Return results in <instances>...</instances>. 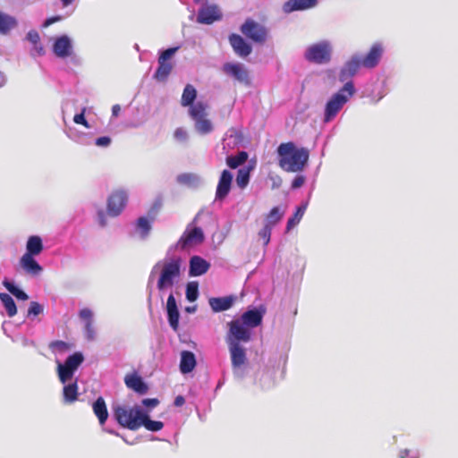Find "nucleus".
Here are the masks:
<instances>
[{
  "instance_id": "35",
  "label": "nucleus",
  "mask_w": 458,
  "mask_h": 458,
  "mask_svg": "<svg viewBox=\"0 0 458 458\" xmlns=\"http://www.w3.org/2000/svg\"><path fill=\"white\" fill-rule=\"evenodd\" d=\"M248 159V153L245 151H240L236 156H229L226 157L227 165L235 169L240 165H243Z\"/></svg>"
},
{
  "instance_id": "22",
  "label": "nucleus",
  "mask_w": 458,
  "mask_h": 458,
  "mask_svg": "<svg viewBox=\"0 0 458 458\" xmlns=\"http://www.w3.org/2000/svg\"><path fill=\"white\" fill-rule=\"evenodd\" d=\"M80 318L84 322L85 336L89 341L95 338V330L93 327V312L89 308H83L79 312Z\"/></svg>"
},
{
  "instance_id": "36",
  "label": "nucleus",
  "mask_w": 458,
  "mask_h": 458,
  "mask_svg": "<svg viewBox=\"0 0 458 458\" xmlns=\"http://www.w3.org/2000/svg\"><path fill=\"white\" fill-rule=\"evenodd\" d=\"M309 9L304 0H288L283 4V11L290 13L294 11Z\"/></svg>"
},
{
  "instance_id": "28",
  "label": "nucleus",
  "mask_w": 458,
  "mask_h": 458,
  "mask_svg": "<svg viewBox=\"0 0 458 458\" xmlns=\"http://www.w3.org/2000/svg\"><path fill=\"white\" fill-rule=\"evenodd\" d=\"M44 249L42 239L38 235L29 237L26 244V252L30 256L39 255Z\"/></svg>"
},
{
  "instance_id": "30",
  "label": "nucleus",
  "mask_w": 458,
  "mask_h": 458,
  "mask_svg": "<svg viewBox=\"0 0 458 458\" xmlns=\"http://www.w3.org/2000/svg\"><path fill=\"white\" fill-rule=\"evenodd\" d=\"M64 402L66 403H74L78 399V385L77 382L68 384L63 389Z\"/></svg>"
},
{
  "instance_id": "27",
  "label": "nucleus",
  "mask_w": 458,
  "mask_h": 458,
  "mask_svg": "<svg viewBox=\"0 0 458 458\" xmlns=\"http://www.w3.org/2000/svg\"><path fill=\"white\" fill-rule=\"evenodd\" d=\"M94 414L98 417L101 425H104L108 418V411L103 397H98L93 403Z\"/></svg>"
},
{
  "instance_id": "60",
  "label": "nucleus",
  "mask_w": 458,
  "mask_h": 458,
  "mask_svg": "<svg viewBox=\"0 0 458 458\" xmlns=\"http://www.w3.org/2000/svg\"><path fill=\"white\" fill-rule=\"evenodd\" d=\"M306 6L311 8L317 4L318 0H304Z\"/></svg>"
},
{
  "instance_id": "38",
  "label": "nucleus",
  "mask_w": 458,
  "mask_h": 458,
  "mask_svg": "<svg viewBox=\"0 0 458 458\" xmlns=\"http://www.w3.org/2000/svg\"><path fill=\"white\" fill-rule=\"evenodd\" d=\"M307 205H302L297 208L295 213L292 217H290L287 221L286 225V231L289 232L291 229H293L295 225H297L300 221L301 220L305 210H306Z\"/></svg>"
},
{
  "instance_id": "1",
  "label": "nucleus",
  "mask_w": 458,
  "mask_h": 458,
  "mask_svg": "<svg viewBox=\"0 0 458 458\" xmlns=\"http://www.w3.org/2000/svg\"><path fill=\"white\" fill-rule=\"evenodd\" d=\"M278 165L285 172L298 173L304 169L310 153L305 148H296L293 142L281 143L277 148Z\"/></svg>"
},
{
  "instance_id": "11",
  "label": "nucleus",
  "mask_w": 458,
  "mask_h": 458,
  "mask_svg": "<svg viewBox=\"0 0 458 458\" xmlns=\"http://www.w3.org/2000/svg\"><path fill=\"white\" fill-rule=\"evenodd\" d=\"M223 71L227 75L233 77L240 83L250 85V80L248 70L242 64L226 63Z\"/></svg>"
},
{
  "instance_id": "26",
  "label": "nucleus",
  "mask_w": 458,
  "mask_h": 458,
  "mask_svg": "<svg viewBox=\"0 0 458 458\" xmlns=\"http://www.w3.org/2000/svg\"><path fill=\"white\" fill-rule=\"evenodd\" d=\"M196 366V359L193 352L182 351L181 353L180 370L186 374L191 372Z\"/></svg>"
},
{
  "instance_id": "8",
  "label": "nucleus",
  "mask_w": 458,
  "mask_h": 458,
  "mask_svg": "<svg viewBox=\"0 0 458 458\" xmlns=\"http://www.w3.org/2000/svg\"><path fill=\"white\" fill-rule=\"evenodd\" d=\"M178 47H170L163 51L158 57V67L155 72L154 78L158 81H165L173 70V64L169 61Z\"/></svg>"
},
{
  "instance_id": "9",
  "label": "nucleus",
  "mask_w": 458,
  "mask_h": 458,
  "mask_svg": "<svg viewBox=\"0 0 458 458\" xmlns=\"http://www.w3.org/2000/svg\"><path fill=\"white\" fill-rule=\"evenodd\" d=\"M127 201L128 195L125 191H114L107 199V213L112 216H117L125 208Z\"/></svg>"
},
{
  "instance_id": "54",
  "label": "nucleus",
  "mask_w": 458,
  "mask_h": 458,
  "mask_svg": "<svg viewBox=\"0 0 458 458\" xmlns=\"http://www.w3.org/2000/svg\"><path fill=\"white\" fill-rule=\"evenodd\" d=\"M111 143V139L107 136L99 137L96 140V145L98 147H107Z\"/></svg>"
},
{
  "instance_id": "5",
  "label": "nucleus",
  "mask_w": 458,
  "mask_h": 458,
  "mask_svg": "<svg viewBox=\"0 0 458 458\" xmlns=\"http://www.w3.org/2000/svg\"><path fill=\"white\" fill-rule=\"evenodd\" d=\"M227 326L228 332L225 336L226 344H241V343H248L251 340V330L239 318L228 322Z\"/></svg>"
},
{
  "instance_id": "7",
  "label": "nucleus",
  "mask_w": 458,
  "mask_h": 458,
  "mask_svg": "<svg viewBox=\"0 0 458 458\" xmlns=\"http://www.w3.org/2000/svg\"><path fill=\"white\" fill-rule=\"evenodd\" d=\"M332 47L327 41H322L309 47L305 52V58L310 63L322 64L331 60Z\"/></svg>"
},
{
  "instance_id": "56",
  "label": "nucleus",
  "mask_w": 458,
  "mask_h": 458,
  "mask_svg": "<svg viewBox=\"0 0 458 458\" xmlns=\"http://www.w3.org/2000/svg\"><path fill=\"white\" fill-rule=\"evenodd\" d=\"M61 19H62V17H61V16H58V15H57V16H53V17L47 18V19L45 21V22H44L43 26H44V27H48V26L52 25L53 23H55V22H56V21H61Z\"/></svg>"
},
{
  "instance_id": "4",
  "label": "nucleus",
  "mask_w": 458,
  "mask_h": 458,
  "mask_svg": "<svg viewBox=\"0 0 458 458\" xmlns=\"http://www.w3.org/2000/svg\"><path fill=\"white\" fill-rule=\"evenodd\" d=\"M143 412L139 408H127L117 406L114 409V416L116 421L123 428L136 430L140 428Z\"/></svg>"
},
{
  "instance_id": "40",
  "label": "nucleus",
  "mask_w": 458,
  "mask_h": 458,
  "mask_svg": "<svg viewBox=\"0 0 458 458\" xmlns=\"http://www.w3.org/2000/svg\"><path fill=\"white\" fill-rule=\"evenodd\" d=\"M83 360L84 357L82 353L75 352L67 357L64 364L75 372L79 366L83 362Z\"/></svg>"
},
{
  "instance_id": "32",
  "label": "nucleus",
  "mask_w": 458,
  "mask_h": 458,
  "mask_svg": "<svg viewBox=\"0 0 458 458\" xmlns=\"http://www.w3.org/2000/svg\"><path fill=\"white\" fill-rule=\"evenodd\" d=\"M196 97H197V91H196L195 88L191 84L186 85V87L183 89L182 95V100H181L182 106H189L193 105V102H194Z\"/></svg>"
},
{
  "instance_id": "18",
  "label": "nucleus",
  "mask_w": 458,
  "mask_h": 458,
  "mask_svg": "<svg viewBox=\"0 0 458 458\" xmlns=\"http://www.w3.org/2000/svg\"><path fill=\"white\" fill-rule=\"evenodd\" d=\"M229 41L234 52L241 57H246L251 53V46L238 34H232Z\"/></svg>"
},
{
  "instance_id": "34",
  "label": "nucleus",
  "mask_w": 458,
  "mask_h": 458,
  "mask_svg": "<svg viewBox=\"0 0 458 458\" xmlns=\"http://www.w3.org/2000/svg\"><path fill=\"white\" fill-rule=\"evenodd\" d=\"M141 426L149 431L157 432L163 428L164 423L159 420H152L149 419L148 414L143 413L140 421V427Z\"/></svg>"
},
{
  "instance_id": "20",
  "label": "nucleus",
  "mask_w": 458,
  "mask_h": 458,
  "mask_svg": "<svg viewBox=\"0 0 458 458\" xmlns=\"http://www.w3.org/2000/svg\"><path fill=\"white\" fill-rule=\"evenodd\" d=\"M166 311L168 316V322L170 327L174 330H177L179 327V310L176 303V300L173 293H171L166 301Z\"/></svg>"
},
{
  "instance_id": "6",
  "label": "nucleus",
  "mask_w": 458,
  "mask_h": 458,
  "mask_svg": "<svg viewBox=\"0 0 458 458\" xmlns=\"http://www.w3.org/2000/svg\"><path fill=\"white\" fill-rule=\"evenodd\" d=\"M242 33L254 43L263 45L268 37L267 29L252 19H247L241 26Z\"/></svg>"
},
{
  "instance_id": "33",
  "label": "nucleus",
  "mask_w": 458,
  "mask_h": 458,
  "mask_svg": "<svg viewBox=\"0 0 458 458\" xmlns=\"http://www.w3.org/2000/svg\"><path fill=\"white\" fill-rule=\"evenodd\" d=\"M208 106L202 102H197L191 106L189 110L191 117L196 121L207 116Z\"/></svg>"
},
{
  "instance_id": "23",
  "label": "nucleus",
  "mask_w": 458,
  "mask_h": 458,
  "mask_svg": "<svg viewBox=\"0 0 458 458\" xmlns=\"http://www.w3.org/2000/svg\"><path fill=\"white\" fill-rule=\"evenodd\" d=\"M210 264L199 256H193L190 259V276H199L204 275L209 268Z\"/></svg>"
},
{
  "instance_id": "57",
  "label": "nucleus",
  "mask_w": 458,
  "mask_h": 458,
  "mask_svg": "<svg viewBox=\"0 0 458 458\" xmlns=\"http://www.w3.org/2000/svg\"><path fill=\"white\" fill-rule=\"evenodd\" d=\"M185 403V399L182 395H178L175 397L174 399V404L176 406V407H181L182 406L183 404Z\"/></svg>"
},
{
  "instance_id": "31",
  "label": "nucleus",
  "mask_w": 458,
  "mask_h": 458,
  "mask_svg": "<svg viewBox=\"0 0 458 458\" xmlns=\"http://www.w3.org/2000/svg\"><path fill=\"white\" fill-rule=\"evenodd\" d=\"M0 301L3 303L7 315L10 318L14 317L17 314V307L13 299L5 293H0Z\"/></svg>"
},
{
  "instance_id": "51",
  "label": "nucleus",
  "mask_w": 458,
  "mask_h": 458,
  "mask_svg": "<svg viewBox=\"0 0 458 458\" xmlns=\"http://www.w3.org/2000/svg\"><path fill=\"white\" fill-rule=\"evenodd\" d=\"M86 107H83L80 114H76L73 117V122L77 124H81L85 128H89V124L85 118Z\"/></svg>"
},
{
  "instance_id": "10",
  "label": "nucleus",
  "mask_w": 458,
  "mask_h": 458,
  "mask_svg": "<svg viewBox=\"0 0 458 458\" xmlns=\"http://www.w3.org/2000/svg\"><path fill=\"white\" fill-rule=\"evenodd\" d=\"M205 236L200 227L188 226L178 241V247L184 250L191 246L200 244L204 242Z\"/></svg>"
},
{
  "instance_id": "12",
  "label": "nucleus",
  "mask_w": 458,
  "mask_h": 458,
  "mask_svg": "<svg viewBox=\"0 0 458 458\" xmlns=\"http://www.w3.org/2000/svg\"><path fill=\"white\" fill-rule=\"evenodd\" d=\"M362 66L361 58L359 55H353L348 60L339 73V80L342 82H348L352 76H354L359 69Z\"/></svg>"
},
{
  "instance_id": "59",
  "label": "nucleus",
  "mask_w": 458,
  "mask_h": 458,
  "mask_svg": "<svg viewBox=\"0 0 458 458\" xmlns=\"http://www.w3.org/2000/svg\"><path fill=\"white\" fill-rule=\"evenodd\" d=\"M120 111H121V107H120L119 105L116 104V105L113 106V107H112V114L114 116H117L119 114Z\"/></svg>"
},
{
  "instance_id": "24",
  "label": "nucleus",
  "mask_w": 458,
  "mask_h": 458,
  "mask_svg": "<svg viewBox=\"0 0 458 458\" xmlns=\"http://www.w3.org/2000/svg\"><path fill=\"white\" fill-rule=\"evenodd\" d=\"M53 51L58 57H67L72 53V44L67 36H62L56 38L53 46Z\"/></svg>"
},
{
  "instance_id": "42",
  "label": "nucleus",
  "mask_w": 458,
  "mask_h": 458,
  "mask_svg": "<svg viewBox=\"0 0 458 458\" xmlns=\"http://www.w3.org/2000/svg\"><path fill=\"white\" fill-rule=\"evenodd\" d=\"M283 216L284 212H281L278 207H274L267 216L266 225H270L273 227L282 219Z\"/></svg>"
},
{
  "instance_id": "53",
  "label": "nucleus",
  "mask_w": 458,
  "mask_h": 458,
  "mask_svg": "<svg viewBox=\"0 0 458 458\" xmlns=\"http://www.w3.org/2000/svg\"><path fill=\"white\" fill-rule=\"evenodd\" d=\"M305 182V177L303 175H297L293 181L292 182V188L298 189L301 188Z\"/></svg>"
},
{
  "instance_id": "45",
  "label": "nucleus",
  "mask_w": 458,
  "mask_h": 458,
  "mask_svg": "<svg viewBox=\"0 0 458 458\" xmlns=\"http://www.w3.org/2000/svg\"><path fill=\"white\" fill-rule=\"evenodd\" d=\"M199 296V285L196 282H191L186 286V298L189 301H195Z\"/></svg>"
},
{
  "instance_id": "29",
  "label": "nucleus",
  "mask_w": 458,
  "mask_h": 458,
  "mask_svg": "<svg viewBox=\"0 0 458 458\" xmlns=\"http://www.w3.org/2000/svg\"><path fill=\"white\" fill-rule=\"evenodd\" d=\"M17 24V20L13 16L0 11V34H8Z\"/></svg>"
},
{
  "instance_id": "15",
  "label": "nucleus",
  "mask_w": 458,
  "mask_h": 458,
  "mask_svg": "<svg viewBox=\"0 0 458 458\" xmlns=\"http://www.w3.org/2000/svg\"><path fill=\"white\" fill-rule=\"evenodd\" d=\"M221 19V13L216 5L202 7L197 15V21L201 24H211Z\"/></svg>"
},
{
  "instance_id": "39",
  "label": "nucleus",
  "mask_w": 458,
  "mask_h": 458,
  "mask_svg": "<svg viewBox=\"0 0 458 458\" xmlns=\"http://www.w3.org/2000/svg\"><path fill=\"white\" fill-rule=\"evenodd\" d=\"M3 285L13 294L14 295L18 300H21V301H27L29 299V296L28 294L21 290L20 288H18L17 286H15L13 283H11L10 281L8 280H4L3 281Z\"/></svg>"
},
{
  "instance_id": "13",
  "label": "nucleus",
  "mask_w": 458,
  "mask_h": 458,
  "mask_svg": "<svg viewBox=\"0 0 458 458\" xmlns=\"http://www.w3.org/2000/svg\"><path fill=\"white\" fill-rule=\"evenodd\" d=\"M233 369H240L247 362L246 349L240 344H227Z\"/></svg>"
},
{
  "instance_id": "37",
  "label": "nucleus",
  "mask_w": 458,
  "mask_h": 458,
  "mask_svg": "<svg viewBox=\"0 0 458 458\" xmlns=\"http://www.w3.org/2000/svg\"><path fill=\"white\" fill-rule=\"evenodd\" d=\"M26 38L33 45L34 50L38 55H42L45 53L44 47L40 44L39 34L37 30H30Z\"/></svg>"
},
{
  "instance_id": "19",
  "label": "nucleus",
  "mask_w": 458,
  "mask_h": 458,
  "mask_svg": "<svg viewBox=\"0 0 458 458\" xmlns=\"http://www.w3.org/2000/svg\"><path fill=\"white\" fill-rule=\"evenodd\" d=\"M124 383L128 388L132 389L140 394H145L148 391V386L137 373L126 375Z\"/></svg>"
},
{
  "instance_id": "41",
  "label": "nucleus",
  "mask_w": 458,
  "mask_h": 458,
  "mask_svg": "<svg viewBox=\"0 0 458 458\" xmlns=\"http://www.w3.org/2000/svg\"><path fill=\"white\" fill-rule=\"evenodd\" d=\"M195 128L200 134H208L213 131L211 122L206 117L195 121Z\"/></svg>"
},
{
  "instance_id": "46",
  "label": "nucleus",
  "mask_w": 458,
  "mask_h": 458,
  "mask_svg": "<svg viewBox=\"0 0 458 458\" xmlns=\"http://www.w3.org/2000/svg\"><path fill=\"white\" fill-rule=\"evenodd\" d=\"M137 227L142 231V236L145 237L151 229L150 222L145 216H140L137 220Z\"/></svg>"
},
{
  "instance_id": "43",
  "label": "nucleus",
  "mask_w": 458,
  "mask_h": 458,
  "mask_svg": "<svg viewBox=\"0 0 458 458\" xmlns=\"http://www.w3.org/2000/svg\"><path fill=\"white\" fill-rule=\"evenodd\" d=\"M57 371H58L59 380L63 384H64L68 380H70L74 374L73 370H72L71 369H69L68 367H66L64 364H62V363H58Z\"/></svg>"
},
{
  "instance_id": "16",
  "label": "nucleus",
  "mask_w": 458,
  "mask_h": 458,
  "mask_svg": "<svg viewBox=\"0 0 458 458\" xmlns=\"http://www.w3.org/2000/svg\"><path fill=\"white\" fill-rule=\"evenodd\" d=\"M233 174L228 170H224L220 175L216 191V199H224L231 190Z\"/></svg>"
},
{
  "instance_id": "21",
  "label": "nucleus",
  "mask_w": 458,
  "mask_h": 458,
  "mask_svg": "<svg viewBox=\"0 0 458 458\" xmlns=\"http://www.w3.org/2000/svg\"><path fill=\"white\" fill-rule=\"evenodd\" d=\"M250 330L257 327L262 323L263 313L257 309L250 310L242 313L239 318Z\"/></svg>"
},
{
  "instance_id": "61",
  "label": "nucleus",
  "mask_w": 458,
  "mask_h": 458,
  "mask_svg": "<svg viewBox=\"0 0 458 458\" xmlns=\"http://www.w3.org/2000/svg\"><path fill=\"white\" fill-rule=\"evenodd\" d=\"M64 6H68L69 4H72L74 0H61Z\"/></svg>"
},
{
  "instance_id": "50",
  "label": "nucleus",
  "mask_w": 458,
  "mask_h": 458,
  "mask_svg": "<svg viewBox=\"0 0 458 458\" xmlns=\"http://www.w3.org/2000/svg\"><path fill=\"white\" fill-rule=\"evenodd\" d=\"M196 176L192 174H182L177 176V182L181 184L190 185L196 181Z\"/></svg>"
},
{
  "instance_id": "47",
  "label": "nucleus",
  "mask_w": 458,
  "mask_h": 458,
  "mask_svg": "<svg viewBox=\"0 0 458 458\" xmlns=\"http://www.w3.org/2000/svg\"><path fill=\"white\" fill-rule=\"evenodd\" d=\"M44 308L43 306L38 302V301H31L30 303V308L28 310L27 316L30 317H37L39 314L43 313Z\"/></svg>"
},
{
  "instance_id": "2",
  "label": "nucleus",
  "mask_w": 458,
  "mask_h": 458,
  "mask_svg": "<svg viewBox=\"0 0 458 458\" xmlns=\"http://www.w3.org/2000/svg\"><path fill=\"white\" fill-rule=\"evenodd\" d=\"M159 267L160 272L157 287L159 291H163L165 288L172 287L175 281L180 277L181 259H172L168 261L163 262L162 264H156L151 271L150 277L153 276L155 270Z\"/></svg>"
},
{
  "instance_id": "55",
  "label": "nucleus",
  "mask_w": 458,
  "mask_h": 458,
  "mask_svg": "<svg viewBox=\"0 0 458 458\" xmlns=\"http://www.w3.org/2000/svg\"><path fill=\"white\" fill-rule=\"evenodd\" d=\"M159 403L157 398H147L142 401V404L147 407H156Z\"/></svg>"
},
{
  "instance_id": "49",
  "label": "nucleus",
  "mask_w": 458,
  "mask_h": 458,
  "mask_svg": "<svg viewBox=\"0 0 458 458\" xmlns=\"http://www.w3.org/2000/svg\"><path fill=\"white\" fill-rule=\"evenodd\" d=\"M272 227L270 225H265L259 231V235L263 240L264 245H267L270 242Z\"/></svg>"
},
{
  "instance_id": "14",
  "label": "nucleus",
  "mask_w": 458,
  "mask_h": 458,
  "mask_svg": "<svg viewBox=\"0 0 458 458\" xmlns=\"http://www.w3.org/2000/svg\"><path fill=\"white\" fill-rule=\"evenodd\" d=\"M383 51V47L380 43L373 44L369 53L361 58L362 67L368 69L376 67L382 57Z\"/></svg>"
},
{
  "instance_id": "17",
  "label": "nucleus",
  "mask_w": 458,
  "mask_h": 458,
  "mask_svg": "<svg viewBox=\"0 0 458 458\" xmlns=\"http://www.w3.org/2000/svg\"><path fill=\"white\" fill-rule=\"evenodd\" d=\"M19 264L23 271L31 276H37L43 271L42 267L34 259V256H30L29 254H23L20 259Z\"/></svg>"
},
{
  "instance_id": "25",
  "label": "nucleus",
  "mask_w": 458,
  "mask_h": 458,
  "mask_svg": "<svg viewBox=\"0 0 458 458\" xmlns=\"http://www.w3.org/2000/svg\"><path fill=\"white\" fill-rule=\"evenodd\" d=\"M233 297L226 296L210 298L208 302L214 311L219 312L229 310L233 306Z\"/></svg>"
},
{
  "instance_id": "44",
  "label": "nucleus",
  "mask_w": 458,
  "mask_h": 458,
  "mask_svg": "<svg viewBox=\"0 0 458 458\" xmlns=\"http://www.w3.org/2000/svg\"><path fill=\"white\" fill-rule=\"evenodd\" d=\"M250 181V170L247 168H242L238 170L236 176V183L241 188H245Z\"/></svg>"
},
{
  "instance_id": "58",
  "label": "nucleus",
  "mask_w": 458,
  "mask_h": 458,
  "mask_svg": "<svg viewBox=\"0 0 458 458\" xmlns=\"http://www.w3.org/2000/svg\"><path fill=\"white\" fill-rule=\"evenodd\" d=\"M395 458H411L410 457V450H408V449L401 450L398 456Z\"/></svg>"
},
{
  "instance_id": "3",
  "label": "nucleus",
  "mask_w": 458,
  "mask_h": 458,
  "mask_svg": "<svg viewBox=\"0 0 458 458\" xmlns=\"http://www.w3.org/2000/svg\"><path fill=\"white\" fill-rule=\"evenodd\" d=\"M353 94V83L352 81L346 82L344 86L327 101L325 107L324 122H331Z\"/></svg>"
},
{
  "instance_id": "52",
  "label": "nucleus",
  "mask_w": 458,
  "mask_h": 458,
  "mask_svg": "<svg viewBox=\"0 0 458 458\" xmlns=\"http://www.w3.org/2000/svg\"><path fill=\"white\" fill-rule=\"evenodd\" d=\"M174 136L179 141H185L188 138V133L183 128H177L174 132Z\"/></svg>"
},
{
  "instance_id": "48",
  "label": "nucleus",
  "mask_w": 458,
  "mask_h": 458,
  "mask_svg": "<svg viewBox=\"0 0 458 458\" xmlns=\"http://www.w3.org/2000/svg\"><path fill=\"white\" fill-rule=\"evenodd\" d=\"M69 347V344L62 340H55L49 344V348L51 350L61 352L67 351Z\"/></svg>"
}]
</instances>
